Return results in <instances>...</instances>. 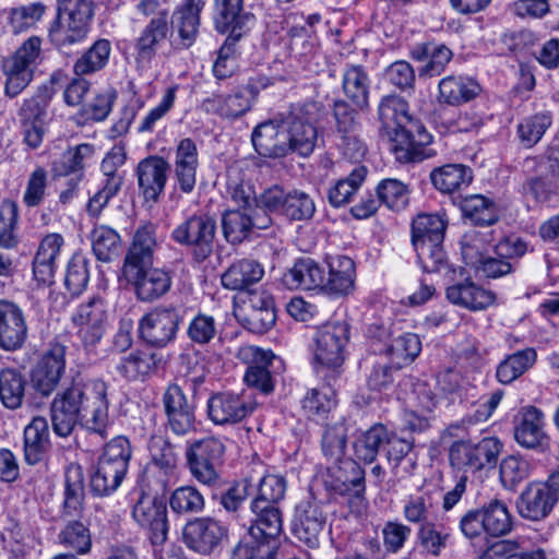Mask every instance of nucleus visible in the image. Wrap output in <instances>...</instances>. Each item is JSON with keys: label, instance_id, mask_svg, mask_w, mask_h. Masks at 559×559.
<instances>
[{"label": "nucleus", "instance_id": "6e6552de", "mask_svg": "<svg viewBox=\"0 0 559 559\" xmlns=\"http://www.w3.org/2000/svg\"><path fill=\"white\" fill-rule=\"evenodd\" d=\"M76 335L84 347L96 346L104 337L109 325V312L106 300L94 296L81 302L71 316Z\"/></svg>", "mask_w": 559, "mask_h": 559}, {"label": "nucleus", "instance_id": "c85d7f7f", "mask_svg": "<svg viewBox=\"0 0 559 559\" xmlns=\"http://www.w3.org/2000/svg\"><path fill=\"white\" fill-rule=\"evenodd\" d=\"M237 357L248 364L245 381L249 386L257 388L263 393L273 391L271 373L265 365L271 360V354L253 345H246L238 349Z\"/></svg>", "mask_w": 559, "mask_h": 559}, {"label": "nucleus", "instance_id": "13d9d810", "mask_svg": "<svg viewBox=\"0 0 559 559\" xmlns=\"http://www.w3.org/2000/svg\"><path fill=\"white\" fill-rule=\"evenodd\" d=\"M461 210L473 224L488 226L497 221L495 203L481 194H472L461 201Z\"/></svg>", "mask_w": 559, "mask_h": 559}, {"label": "nucleus", "instance_id": "72a5a7b5", "mask_svg": "<svg viewBox=\"0 0 559 559\" xmlns=\"http://www.w3.org/2000/svg\"><path fill=\"white\" fill-rule=\"evenodd\" d=\"M169 164L158 156H151L138 165V181L143 194L148 200H156L164 191Z\"/></svg>", "mask_w": 559, "mask_h": 559}, {"label": "nucleus", "instance_id": "603ef678", "mask_svg": "<svg viewBox=\"0 0 559 559\" xmlns=\"http://www.w3.org/2000/svg\"><path fill=\"white\" fill-rule=\"evenodd\" d=\"M25 379L13 368L0 371V401L9 409L19 408L25 395Z\"/></svg>", "mask_w": 559, "mask_h": 559}, {"label": "nucleus", "instance_id": "393cba45", "mask_svg": "<svg viewBox=\"0 0 559 559\" xmlns=\"http://www.w3.org/2000/svg\"><path fill=\"white\" fill-rule=\"evenodd\" d=\"M254 409V404L243 395L222 392L207 401V416L215 425H235L247 418Z\"/></svg>", "mask_w": 559, "mask_h": 559}, {"label": "nucleus", "instance_id": "37998d69", "mask_svg": "<svg viewBox=\"0 0 559 559\" xmlns=\"http://www.w3.org/2000/svg\"><path fill=\"white\" fill-rule=\"evenodd\" d=\"M49 448V426L46 418L37 416L24 429V457L27 464L40 462Z\"/></svg>", "mask_w": 559, "mask_h": 559}, {"label": "nucleus", "instance_id": "5fc2aeb1", "mask_svg": "<svg viewBox=\"0 0 559 559\" xmlns=\"http://www.w3.org/2000/svg\"><path fill=\"white\" fill-rule=\"evenodd\" d=\"M91 241L97 260L109 262L118 257L121 238L114 228L107 225L95 226L91 234Z\"/></svg>", "mask_w": 559, "mask_h": 559}, {"label": "nucleus", "instance_id": "39448f33", "mask_svg": "<svg viewBox=\"0 0 559 559\" xmlns=\"http://www.w3.org/2000/svg\"><path fill=\"white\" fill-rule=\"evenodd\" d=\"M131 448L128 439L116 437L106 445L91 478V488L98 496L116 491L127 475Z\"/></svg>", "mask_w": 559, "mask_h": 559}, {"label": "nucleus", "instance_id": "423d86ee", "mask_svg": "<svg viewBox=\"0 0 559 559\" xmlns=\"http://www.w3.org/2000/svg\"><path fill=\"white\" fill-rule=\"evenodd\" d=\"M53 96L52 88L43 84L17 109L24 142L31 148L41 145L48 121V108Z\"/></svg>", "mask_w": 559, "mask_h": 559}, {"label": "nucleus", "instance_id": "e433bc0d", "mask_svg": "<svg viewBox=\"0 0 559 559\" xmlns=\"http://www.w3.org/2000/svg\"><path fill=\"white\" fill-rule=\"evenodd\" d=\"M157 247L156 227L152 223L140 225L133 235L122 267L152 265Z\"/></svg>", "mask_w": 559, "mask_h": 559}, {"label": "nucleus", "instance_id": "f257e3e1", "mask_svg": "<svg viewBox=\"0 0 559 559\" xmlns=\"http://www.w3.org/2000/svg\"><path fill=\"white\" fill-rule=\"evenodd\" d=\"M107 383L100 379L74 381L58 392L50 405L52 429L59 437H68L80 425L102 439L110 427Z\"/></svg>", "mask_w": 559, "mask_h": 559}, {"label": "nucleus", "instance_id": "7ed1b4c3", "mask_svg": "<svg viewBox=\"0 0 559 559\" xmlns=\"http://www.w3.org/2000/svg\"><path fill=\"white\" fill-rule=\"evenodd\" d=\"M94 16L91 0H59L58 21L49 28L50 41L59 48L82 41Z\"/></svg>", "mask_w": 559, "mask_h": 559}, {"label": "nucleus", "instance_id": "58836bf2", "mask_svg": "<svg viewBox=\"0 0 559 559\" xmlns=\"http://www.w3.org/2000/svg\"><path fill=\"white\" fill-rule=\"evenodd\" d=\"M283 282L289 289H323L325 283L324 270L310 258L299 259L284 274Z\"/></svg>", "mask_w": 559, "mask_h": 559}, {"label": "nucleus", "instance_id": "8fccbe9b", "mask_svg": "<svg viewBox=\"0 0 559 559\" xmlns=\"http://www.w3.org/2000/svg\"><path fill=\"white\" fill-rule=\"evenodd\" d=\"M536 352L527 347L509 355L502 360L496 371L498 381L502 384H509L526 372L536 361Z\"/></svg>", "mask_w": 559, "mask_h": 559}, {"label": "nucleus", "instance_id": "a878e982", "mask_svg": "<svg viewBox=\"0 0 559 559\" xmlns=\"http://www.w3.org/2000/svg\"><path fill=\"white\" fill-rule=\"evenodd\" d=\"M259 88L252 82L237 88L231 94H215L204 102L205 109L226 119H235L248 112L257 96Z\"/></svg>", "mask_w": 559, "mask_h": 559}, {"label": "nucleus", "instance_id": "09e8293b", "mask_svg": "<svg viewBox=\"0 0 559 559\" xmlns=\"http://www.w3.org/2000/svg\"><path fill=\"white\" fill-rule=\"evenodd\" d=\"M205 0H185L182 7L175 12L176 27L186 47L192 45L200 25V13Z\"/></svg>", "mask_w": 559, "mask_h": 559}, {"label": "nucleus", "instance_id": "3c124183", "mask_svg": "<svg viewBox=\"0 0 559 559\" xmlns=\"http://www.w3.org/2000/svg\"><path fill=\"white\" fill-rule=\"evenodd\" d=\"M421 350L418 335L405 333L395 337L386 349L389 362L395 370L411 365Z\"/></svg>", "mask_w": 559, "mask_h": 559}, {"label": "nucleus", "instance_id": "9b49d317", "mask_svg": "<svg viewBox=\"0 0 559 559\" xmlns=\"http://www.w3.org/2000/svg\"><path fill=\"white\" fill-rule=\"evenodd\" d=\"M225 452V445L217 438L194 441L186 452L192 476L204 485H211L218 478L217 465Z\"/></svg>", "mask_w": 559, "mask_h": 559}, {"label": "nucleus", "instance_id": "4468645a", "mask_svg": "<svg viewBox=\"0 0 559 559\" xmlns=\"http://www.w3.org/2000/svg\"><path fill=\"white\" fill-rule=\"evenodd\" d=\"M513 436L524 449L544 451L550 438L546 431V417L542 409L526 405L519 409L513 421Z\"/></svg>", "mask_w": 559, "mask_h": 559}, {"label": "nucleus", "instance_id": "5701e85b", "mask_svg": "<svg viewBox=\"0 0 559 559\" xmlns=\"http://www.w3.org/2000/svg\"><path fill=\"white\" fill-rule=\"evenodd\" d=\"M28 328L23 309L12 300L0 299V348L15 352L27 340Z\"/></svg>", "mask_w": 559, "mask_h": 559}, {"label": "nucleus", "instance_id": "0eeeda50", "mask_svg": "<svg viewBox=\"0 0 559 559\" xmlns=\"http://www.w3.org/2000/svg\"><path fill=\"white\" fill-rule=\"evenodd\" d=\"M260 205L266 213H277L292 221H306L316 213L313 199L301 190L285 191L274 185L265 189L259 197Z\"/></svg>", "mask_w": 559, "mask_h": 559}, {"label": "nucleus", "instance_id": "6e6d98bb", "mask_svg": "<svg viewBox=\"0 0 559 559\" xmlns=\"http://www.w3.org/2000/svg\"><path fill=\"white\" fill-rule=\"evenodd\" d=\"M366 175L367 168L357 166L346 178L337 180L328 193L330 204L334 207L347 204L365 181Z\"/></svg>", "mask_w": 559, "mask_h": 559}, {"label": "nucleus", "instance_id": "774afa93", "mask_svg": "<svg viewBox=\"0 0 559 559\" xmlns=\"http://www.w3.org/2000/svg\"><path fill=\"white\" fill-rule=\"evenodd\" d=\"M376 191L380 203L390 210L401 211L408 204L409 191L406 185L397 179L381 180Z\"/></svg>", "mask_w": 559, "mask_h": 559}, {"label": "nucleus", "instance_id": "e2e57ef3", "mask_svg": "<svg viewBox=\"0 0 559 559\" xmlns=\"http://www.w3.org/2000/svg\"><path fill=\"white\" fill-rule=\"evenodd\" d=\"M552 123V116L549 111H542L524 118L518 124V134L521 143L531 148L544 136Z\"/></svg>", "mask_w": 559, "mask_h": 559}, {"label": "nucleus", "instance_id": "f704fd0d", "mask_svg": "<svg viewBox=\"0 0 559 559\" xmlns=\"http://www.w3.org/2000/svg\"><path fill=\"white\" fill-rule=\"evenodd\" d=\"M150 463L147 468L152 473L162 475L160 481L166 484L175 476L179 455L174 445L162 436H153L148 441Z\"/></svg>", "mask_w": 559, "mask_h": 559}, {"label": "nucleus", "instance_id": "79ce46f5", "mask_svg": "<svg viewBox=\"0 0 559 559\" xmlns=\"http://www.w3.org/2000/svg\"><path fill=\"white\" fill-rule=\"evenodd\" d=\"M324 518L317 504L305 503L298 507L294 523V534L309 547L319 545V535L322 532Z\"/></svg>", "mask_w": 559, "mask_h": 559}, {"label": "nucleus", "instance_id": "c03bdc74", "mask_svg": "<svg viewBox=\"0 0 559 559\" xmlns=\"http://www.w3.org/2000/svg\"><path fill=\"white\" fill-rule=\"evenodd\" d=\"M433 187L442 193H453L467 188L473 181V170L463 164H447L430 173Z\"/></svg>", "mask_w": 559, "mask_h": 559}, {"label": "nucleus", "instance_id": "a18cd8bd", "mask_svg": "<svg viewBox=\"0 0 559 559\" xmlns=\"http://www.w3.org/2000/svg\"><path fill=\"white\" fill-rule=\"evenodd\" d=\"M385 441H389V429L382 424H374L361 431L353 441L356 460L367 464L372 463Z\"/></svg>", "mask_w": 559, "mask_h": 559}, {"label": "nucleus", "instance_id": "2f4dec72", "mask_svg": "<svg viewBox=\"0 0 559 559\" xmlns=\"http://www.w3.org/2000/svg\"><path fill=\"white\" fill-rule=\"evenodd\" d=\"M447 299L461 308L480 311L495 302V294L483 288L471 280L454 283L445 290Z\"/></svg>", "mask_w": 559, "mask_h": 559}, {"label": "nucleus", "instance_id": "680f3d73", "mask_svg": "<svg viewBox=\"0 0 559 559\" xmlns=\"http://www.w3.org/2000/svg\"><path fill=\"white\" fill-rule=\"evenodd\" d=\"M485 532L491 536H501L511 531V515L506 503L492 500L480 509Z\"/></svg>", "mask_w": 559, "mask_h": 559}, {"label": "nucleus", "instance_id": "6ab92c4d", "mask_svg": "<svg viewBox=\"0 0 559 559\" xmlns=\"http://www.w3.org/2000/svg\"><path fill=\"white\" fill-rule=\"evenodd\" d=\"M213 22L216 32L242 38L253 27L255 16L245 11V0H214Z\"/></svg>", "mask_w": 559, "mask_h": 559}, {"label": "nucleus", "instance_id": "aec40b11", "mask_svg": "<svg viewBox=\"0 0 559 559\" xmlns=\"http://www.w3.org/2000/svg\"><path fill=\"white\" fill-rule=\"evenodd\" d=\"M134 521L150 532L153 545H162L167 539V508L163 500L141 495L132 509Z\"/></svg>", "mask_w": 559, "mask_h": 559}, {"label": "nucleus", "instance_id": "473e14b6", "mask_svg": "<svg viewBox=\"0 0 559 559\" xmlns=\"http://www.w3.org/2000/svg\"><path fill=\"white\" fill-rule=\"evenodd\" d=\"M555 504V498L543 484L532 483L520 495L516 507L522 518L539 521L551 512Z\"/></svg>", "mask_w": 559, "mask_h": 559}, {"label": "nucleus", "instance_id": "dca6fc26", "mask_svg": "<svg viewBox=\"0 0 559 559\" xmlns=\"http://www.w3.org/2000/svg\"><path fill=\"white\" fill-rule=\"evenodd\" d=\"M251 510L255 514L253 524L249 528L248 538L239 544H250L253 547L267 545L271 549L270 559H274V539L283 528L282 513L278 507L251 502Z\"/></svg>", "mask_w": 559, "mask_h": 559}, {"label": "nucleus", "instance_id": "a19ab883", "mask_svg": "<svg viewBox=\"0 0 559 559\" xmlns=\"http://www.w3.org/2000/svg\"><path fill=\"white\" fill-rule=\"evenodd\" d=\"M264 275V267L253 259L235 261L223 274L222 285L229 290H243L260 282Z\"/></svg>", "mask_w": 559, "mask_h": 559}, {"label": "nucleus", "instance_id": "4c0bfd02", "mask_svg": "<svg viewBox=\"0 0 559 559\" xmlns=\"http://www.w3.org/2000/svg\"><path fill=\"white\" fill-rule=\"evenodd\" d=\"M94 154L95 147L90 143L71 146L52 162L51 171L58 177L74 175L81 179Z\"/></svg>", "mask_w": 559, "mask_h": 559}, {"label": "nucleus", "instance_id": "7c9ffc66", "mask_svg": "<svg viewBox=\"0 0 559 559\" xmlns=\"http://www.w3.org/2000/svg\"><path fill=\"white\" fill-rule=\"evenodd\" d=\"M175 179L183 193H190L195 187L197 169L199 166L198 148L191 139H182L175 152Z\"/></svg>", "mask_w": 559, "mask_h": 559}, {"label": "nucleus", "instance_id": "412c9836", "mask_svg": "<svg viewBox=\"0 0 559 559\" xmlns=\"http://www.w3.org/2000/svg\"><path fill=\"white\" fill-rule=\"evenodd\" d=\"M163 406L168 429L177 436H186L197 429L194 407L188 402L183 390L170 384L163 395Z\"/></svg>", "mask_w": 559, "mask_h": 559}, {"label": "nucleus", "instance_id": "864d4df0", "mask_svg": "<svg viewBox=\"0 0 559 559\" xmlns=\"http://www.w3.org/2000/svg\"><path fill=\"white\" fill-rule=\"evenodd\" d=\"M168 33V22L163 17H152L148 24L143 28L135 43L138 57L151 59L156 47L166 39Z\"/></svg>", "mask_w": 559, "mask_h": 559}, {"label": "nucleus", "instance_id": "9d476101", "mask_svg": "<svg viewBox=\"0 0 559 559\" xmlns=\"http://www.w3.org/2000/svg\"><path fill=\"white\" fill-rule=\"evenodd\" d=\"M216 221L207 214H194L180 223L171 233L173 239L182 246H191L199 262L213 252Z\"/></svg>", "mask_w": 559, "mask_h": 559}, {"label": "nucleus", "instance_id": "052dcab7", "mask_svg": "<svg viewBox=\"0 0 559 559\" xmlns=\"http://www.w3.org/2000/svg\"><path fill=\"white\" fill-rule=\"evenodd\" d=\"M59 543L79 555L91 550L92 537L86 524L79 520L69 519L58 535Z\"/></svg>", "mask_w": 559, "mask_h": 559}, {"label": "nucleus", "instance_id": "ddd939ff", "mask_svg": "<svg viewBox=\"0 0 559 559\" xmlns=\"http://www.w3.org/2000/svg\"><path fill=\"white\" fill-rule=\"evenodd\" d=\"M349 340V326L344 321L332 322L320 329L316 336L314 361L333 370L344 362V349Z\"/></svg>", "mask_w": 559, "mask_h": 559}, {"label": "nucleus", "instance_id": "338daca9", "mask_svg": "<svg viewBox=\"0 0 559 559\" xmlns=\"http://www.w3.org/2000/svg\"><path fill=\"white\" fill-rule=\"evenodd\" d=\"M440 496L438 490L411 496L403 508L405 519L412 523L426 522L432 514Z\"/></svg>", "mask_w": 559, "mask_h": 559}, {"label": "nucleus", "instance_id": "49530a36", "mask_svg": "<svg viewBox=\"0 0 559 559\" xmlns=\"http://www.w3.org/2000/svg\"><path fill=\"white\" fill-rule=\"evenodd\" d=\"M355 263L345 255L333 258L329 263V277L323 289L334 295H347L354 288Z\"/></svg>", "mask_w": 559, "mask_h": 559}, {"label": "nucleus", "instance_id": "cd10ccee", "mask_svg": "<svg viewBox=\"0 0 559 559\" xmlns=\"http://www.w3.org/2000/svg\"><path fill=\"white\" fill-rule=\"evenodd\" d=\"M282 117L283 114L254 128L251 141L259 155L281 157L288 153V142H286Z\"/></svg>", "mask_w": 559, "mask_h": 559}, {"label": "nucleus", "instance_id": "f8f14e48", "mask_svg": "<svg viewBox=\"0 0 559 559\" xmlns=\"http://www.w3.org/2000/svg\"><path fill=\"white\" fill-rule=\"evenodd\" d=\"M283 129L285 130L288 152L295 151L301 156L312 153L318 132L308 107L296 106L282 117Z\"/></svg>", "mask_w": 559, "mask_h": 559}, {"label": "nucleus", "instance_id": "f03ea898", "mask_svg": "<svg viewBox=\"0 0 559 559\" xmlns=\"http://www.w3.org/2000/svg\"><path fill=\"white\" fill-rule=\"evenodd\" d=\"M378 117L382 129L392 142L394 150L404 152L408 160L421 158V147L431 141L425 127L408 114V104L397 95L383 96L378 106Z\"/></svg>", "mask_w": 559, "mask_h": 559}, {"label": "nucleus", "instance_id": "2eb2a0df", "mask_svg": "<svg viewBox=\"0 0 559 559\" xmlns=\"http://www.w3.org/2000/svg\"><path fill=\"white\" fill-rule=\"evenodd\" d=\"M123 277L130 283L141 301H154L164 296L171 286L170 275L151 265L122 267Z\"/></svg>", "mask_w": 559, "mask_h": 559}, {"label": "nucleus", "instance_id": "20e7f679", "mask_svg": "<svg viewBox=\"0 0 559 559\" xmlns=\"http://www.w3.org/2000/svg\"><path fill=\"white\" fill-rule=\"evenodd\" d=\"M41 45L40 37L31 36L12 55L2 60L5 96L14 98L31 84L35 70L43 59Z\"/></svg>", "mask_w": 559, "mask_h": 559}, {"label": "nucleus", "instance_id": "c9c22d12", "mask_svg": "<svg viewBox=\"0 0 559 559\" xmlns=\"http://www.w3.org/2000/svg\"><path fill=\"white\" fill-rule=\"evenodd\" d=\"M411 57L418 62H425L419 69V78L440 75L452 60V50L443 44L425 43L417 45L411 51Z\"/></svg>", "mask_w": 559, "mask_h": 559}, {"label": "nucleus", "instance_id": "c756f323", "mask_svg": "<svg viewBox=\"0 0 559 559\" xmlns=\"http://www.w3.org/2000/svg\"><path fill=\"white\" fill-rule=\"evenodd\" d=\"M371 79L361 64L347 63L342 71V92L358 110L369 108Z\"/></svg>", "mask_w": 559, "mask_h": 559}, {"label": "nucleus", "instance_id": "69168bd1", "mask_svg": "<svg viewBox=\"0 0 559 559\" xmlns=\"http://www.w3.org/2000/svg\"><path fill=\"white\" fill-rule=\"evenodd\" d=\"M110 50V43L107 39L97 40L75 61L74 73L86 75L103 69L109 59Z\"/></svg>", "mask_w": 559, "mask_h": 559}, {"label": "nucleus", "instance_id": "ea45409f", "mask_svg": "<svg viewBox=\"0 0 559 559\" xmlns=\"http://www.w3.org/2000/svg\"><path fill=\"white\" fill-rule=\"evenodd\" d=\"M440 102L459 106L474 99L481 91L480 85L468 76L448 75L438 84Z\"/></svg>", "mask_w": 559, "mask_h": 559}, {"label": "nucleus", "instance_id": "bb28decb", "mask_svg": "<svg viewBox=\"0 0 559 559\" xmlns=\"http://www.w3.org/2000/svg\"><path fill=\"white\" fill-rule=\"evenodd\" d=\"M63 246L64 239L58 233L47 234L40 239L32 263L34 278L39 284L52 283Z\"/></svg>", "mask_w": 559, "mask_h": 559}, {"label": "nucleus", "instance_id": "f3484780", "mask_svg": "<svg viewBox=\"0 0 559 559\" xmlns=\"http://www.w3.org/2000/svg\"><path fill=\"white\" fill-rule=\"evenodd\" d=\"M269 213L257 206L250 210H228L222 217L224 237L230 243H239L255 230L266 229L272 225Z\"/></svg>", "mask_w": 559, "mask_h": 559}, {"label": "nucleus", "instance_id": "b1692460", "mask_svg": "<svg viewBox=\"0 0 559 559\" xmlns=\"http://www.w3.org/2000/svg\"><path fill=\"white\" fill-rule=\"evenodd\" d=\"M66 370V346L56 343L43 354L32 371V382L36 391L49 395L58 385Z\"/></svg>", "mask_w": 559, "mask_h": 559}, {"label": "nucleus", "instance_id": "4be33fe9", "mask_svg": "<svg viewBox=\"0 0 559 559\" xmlns=\"http://www.w3.org/2000/svg\"><path fill=\"white\" fill-rule=\"evenodd\" d=\"M227 536V528L212 518H198L186 524L183 540L186 545L201 555L212 554Z\"/></svg>", "mask_w": 559, "mask_h": 559}, {"label": "nucleus", "instance_id": "1a4fd4ad", "mask_svg": "<svg viewBox=\"0 0 559 559\" xmlns=\"http://www.w3.org/2000/svg\"><path fill=\"white\" fill-rule=\"evenodd\" d=\"M181 321L178 308L155 307L140 319L139 333L146 344L163 348L176 340Z\"/></svg>", "mask_w": 559, "mask_h": 559}, {"label": "nucleus", "instance_id": "4d7b16f0", "mask_svg": "<svg viewBox=\"0 0 559 559\" xmlns=\"http://www.w3.org/2000/svg\"><path fill=\"white\" fill-rule=\"evenodd\" d=\"M347 443V426L343 418L325 426L321 447L322 452L332 462H341Z\"/></svg>", "mask_w": 559, "mask_h": 559}, {"label": "nucleus", "instance_id": "de8ad7c7", "mask_svg": "<svg viewBox=\"0 0 559 559\" xmlns=\"http://www.w3.org/2000/svg\"><path fill=\"white\" fill-rule=\"evenodd\" d=\"M447 228L444 214H419L413 219L412 242L413 246L435 242L442 243Z\"/></svg>", "mask_w": 559, "mask_h": 559}, {"label": "nucleus", "instance_id": "bf43d9fd", "mask_svg": "<svg viewBox=\"0 0 559 559\" xmlns=\"http://www.w3.org/2000/svg\"><path fill=\"white\" fill-rule=\"evenodd\" d=\"M302 409L311 417L324 418L335 406V391L330 384L312 388L301 401Z\"/></svg>", "mask_w": 559, "mask_h": 559}, {"label": "nucleus", "instance_id": "a211bd4d", "mask_svg": "<svg viewBox=\"0 0 559 559\" xmlns=\"http://www.w3.org/2000/svg\"><path fill=\"white\" fill-rule=\"evenodd\" d=\"M237 317L250 332L265 333L276 321L273 297L266 290L250 293L238 309Z\"/></svg>", "mask_w": 559, "mask_h": 559}, {"label": "nucleus", "instance_id": "0e129e2a", "mask_svg": "<svg viewBox=\"0 0 559 559\" xmlns=\"http://www.w3.org/2000/svg\"><path fill=\"white\" fill-rule=\"evenodd\" d=\"M156 367L153 354L135 350L121 357L117 364V371L128 380H136L147 376Z\"/></svg>", "mask_w": 559, "mask_h": 559}]
</instances>
